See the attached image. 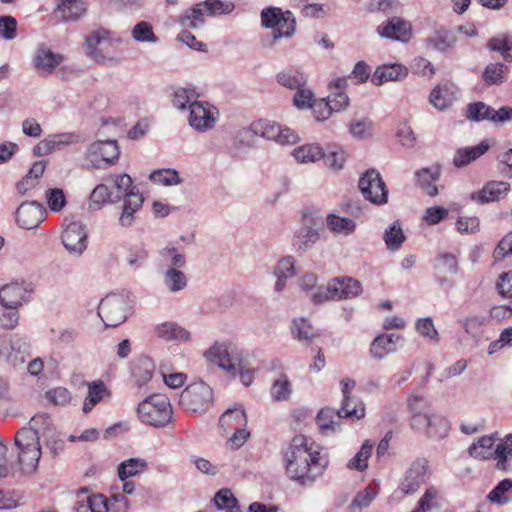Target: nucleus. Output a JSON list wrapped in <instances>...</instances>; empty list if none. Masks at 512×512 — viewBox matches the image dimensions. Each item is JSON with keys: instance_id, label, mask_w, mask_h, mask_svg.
<instances>
[{"instance_id": "nucleus-11", "label": "nucleus", "mask_w": 512, "mask_h": 512, "mask_svg": "<svg viewBox=\"0 0 512 512\" xmlns=\"http://www.w3.org/2000/svg\"><path fill=\"white\" fill-rule=\"evenodd\" d=\"M34 286L25 280H16L0 288V304L9 310H17L31 299Z\"/></svg>"}, {"instance_id": "nucleus-37", "label": "nucleus", "mask_w": 512, "mask_h": 512, "mask_svg": "<svg viewBox=\"0 0 512 512\" xmlns=\"http://www.w3.org/2000/svg\"><path fill=\"white\" fill-rule=\"evenodd\" d=\"M205 12L201 3L193 5L191 8L183 11L177 22L185 29H198L205 24Z\"/></svg>"}, {"instance_id": "nucleus-16", "label": "nucleus", "mask_w": 512, "mask_h": 512, "mask_svg": "<svg viewBox=\"0 0 512 512\" xmlns=\"http://www.w3.org/2000/svg\"><path fill=\"white\" fill-rule=\"evenodd\" d=\"M46 213L37 201L24 202L16 210V222L23 229H35L45 220Z\"/></svg>"}, {"instance_id": "nucleus-27", "label": "nucleus", "mask_w": 512, "mask_h": 512, "mask_svg": "<svg viewBox=\"0 0 512 512\" xmlns=\"http://www.w3.org/2000/svg\"><path fill=\"white\" fill-rule=\"evenodd\" d=\"M408 75L406 67L400 64H384L379 66L372 75L371 82L380 86L389 81H400Z\"/></svg>"}, {"instance_id": "nucleus-7", "label": "nucleus", "mask_w": 512, "mask_h": 512, "mask_svg": "<svg viewBox=\"0 0 512 512\" xmlns=\"http://www.w3.org/2000/svg\"><path fill=\"white\" fill-rule=\"evenodd\" d=\"M261 25L264 28L272 29V39L278 41L282 38H289L295 32L296 21L290 11H283L278 7H266L261 13Z\"/></svg>"}, {"instance_id": "nucleus-50", "label": "nucleus", "mask_w": 512, "mask_h": 512, "mask_svg": "<svg viewBox=\"0 0 512 512\" xmlns=\"http://www.w3.org/2000/svg\"><path fill=\"white\" fill-rule=\"evenodd\" d=\"M328 229L337 234L350 235L356 229L354 220L348 217H341L336 214H329L326 218Z\"/></svg>"}, {"instance_id": "nucleus-30", "label": "nucleus", "mask_w": 512, "mask_h": 512, "mask_svg": "<svg viewBox=\"0 0 512 512\" xmlns=\"http://www.w3.org/2000/svg\"><path fill=\"white\" fill-rule=\"evenodd\" d=\"M319 240L318 231L312 226L303 225L296 229L292 237V246L296 251L305 252Z\"/></svg>"}, {"instance_id": "nucleus-62", "label": "nucleus", "mask_w": 512, "mask_h": 512, "mask_svg": "<svg viewBox=\"0 0 512 512\" xmlns=\"http://www.w3.org/2000/svg\"><path fill=\"white\" fill-rule=\"evenodd\" d=\"M434 268L439 272L455 275L458 273V261L454 254L444 253L435 260Z\"/></svg>"}, {"instance_id": "nucleus-20", "label": "nucleus", "mask_w": 512, "mask_h": 512, "mask_svg": "<svg viewBox=\"0 0 512 512\" xmlns=\"http://www.w3.org/2000/svg\"><path fill=\"white\" fill-rule=\"evenodd\" d=\"M207 362L217 365L226 373H234V363L237 358H232L226 342H215L203 354Z\"/></svg>"}, {"instance_id": "nucleus-42", "label": "nucleus", "mask_w": 512, "mask_h": 512, "mask_svg": "<svg viewBox=\"0 0 512 512\" xmlns=\"http://www.w3.org/2000/svg\"><path fill=\"white\" fill-rule=\"evenodd\" d=\"M509 68L501 62L489 63L482 72V80L488 86L501 85L505 82Z\"/></svg>"}, {"instance_id": "nucleus-9", "label": "nucleus", "mask_w": 512, "mask_h": 512, "mask_svg": "<svg viewBox=\"0 0 512 512\" xmlns=\"http://www.w3.org/2000/svg\"><path fill=\"white\" fill-rule=\"evenodd\" d=\"M132 309L129 299L111 294L103 298L98 306V315L107 327H117L126 321Z\"/></svg>"}, {"instance_id": "nucleus-46", "label": "nucleus", "mask_w": 512, "mask_h": 512, "mask_svg": "<svg viewBox=\"0 0 512 512\" xmlns=\"http://www.w3.org/2000/svg\"><path fill=\"white\" fill-rule=\"evenodd\" d=\"M106 181L112 183L113 188L117 191L114 197L116 202L124 199L126 194L130 192H139L137 188L133 186L132 178L126 173L109 175Z\"/></svg>"}, {"instance_id": "nucleus-19", "label": "nucleus", "mask_w": 512, "mask_h": 512, "mask_svg": "<svg viewBox=\"0 0 512 512\" xmlns=\"http://www.w3.org/2000/svg\"><path fill=\"white\" fill-rule=\"evenodd\" d=\"M63 60L64 56L62 54L55 53L45 44H41L35 51L33 65L39 73L51 75Z\"/></svg>"}, {"instance_id": "nucleus-1", "label": "nucleus", "mask_w": 512, "mask_h": 512, "mask_svg": "<svg viewBox=\"0 0 512 512\" xmlns=\"http://www.w3.org/2000/svg\"><path fill=\"white\" fill-rule=\"evenodd\" d=\"M286 476L303 487H311L321 478L329 466L327 454L303 435L292 438L281 450Z\"/></svg>"}, {"instance_id": "nucleus-21", "label": "nucleus", "mask_w": 512, "mask_h": 512, "mask_svg": "<svg viewBox=\"0 0 512 512\" xmlns=\"http://www.w3.org/2000/svg\"><path fill=\"white\" fill-rule=\"evenodd\" d=\"M402 336L394 333H382L374 338L370 345V355L375 360H382L390 354L397 351V341L401 340Z\"/></svg>"}, {"instance_id": "nucleus-10", "label": "nucleus", "mask_w": 512, "mask_h": 512, "mask_svg": "<svg viewBox=\"0 0 512 512\" xmlns=\"http://www.w3.org/2000/svg\"><path fill=\"white\" fill-rule=\"evenodd\" d=\"M358 187L363 197L372 204L382 206L388 202V188L377 170L368 169L360 177Z\"/></svg>"}, {"instance_id": "nucleus-53", "label": "nucleus", "mask_w": 512, "mask_h": 512, "mask_svg": "<svg viewBox=\"0 0 512 512\" xmlns=\"http://www.w3.org/2000/svg\"><path fill=\"white\" fill-rule=\"evenodd\" d=\"M161 261L167 267L183 268L186 265L185 255L173 246L166 245L159 250Z\"/></svg>"}, {"instance_id": "nucleus-61", "label": "nucleus", "mask_w": 512, "mask_h": 512, "mask_svg": "<svg viewBox=\"0 0 512 512\" xmlns=\"http://www.w3.org/2000/svg\"><path fill=\"white\" fill-rule=\"evenodd\" d=\"M47 205L52 212H60L66 206V196L60 188H50L45 193Z\"/></svg>"}, {"instance_id": "nucleus-39", "label": "nucleus", "mask_w": 512, "mask_h": 512, "mask_svg": "<svg viewBox=\"0 0 512 512\" xmlns=\"http://www.w3.org/2000/svg\"><path fill=\"white\" fill-rule=\"evenodd\" d=\"M415 175L420 187L428 196L434 197L438 194V188L435 185L440 176L438 167L422 168Z\"/></svg>"}, {"instance_id": "nucleus-47", "label": "nucleus", "mask_w": 512, "mask_h": 512, "mask_svg": "<svg viewBox=\"0 0 512 512\" xmlns=\"http://www.w3.org/2000/svg\"><path fill=\"white\" fill-rule=\"evenodd\" d=\"M374 443L371 440H365L360 450L351 458L346 467L349 470H355L358 472H364L368 468V461L372 455Z\"/></svg>"}, {"instance_id": "nucleus-33", "label": "nucleus", "mask_w": 512, "mask_h": 512, "mask_svg": "<svg viewBox=\"0 0 512 512\" xmlns=\"http://www.w3.org/2000/svg\"><path fill=\"white\" fill-rule=\"evenodd\" d=\"M148 470V462L143 458H129L119 463L117 475L121 481L140 476Z\"/></svg>"}, {"instance_id": "nucleus-18", "label": "nucleus", "mask_w": 512, "mask_h": 512, "mask_svg": "<svg viewBox=\"0 0 512 512\" xmlns=\"http://www.w3.org/2000/svg\"><path fill=\"white\" fill-rule=\"evenodd\" d=\"M377 33L382 38L407 42L411 37V24L400 17H393L381 23Z\"/></svg>"}, {"instance_id": "nucleus-51", "label": "nucleus", "mask_w": 512, "mask_h": 512, "mask_svg": "<svg viewBox=\"0 0 512 512\" xmlns=\"http://www.w3.org/2000/svg\"><path fill=\"white\" fill-rule=\"evenodd\" d=\"M337 418L361 419L365 416V406L363 402L354 398L343 399L341 408L337 411Z\"/></svg>"}, {"instance_id": "nucleus-14", "label": "nucleus", "mask_w": 512, "mask_h": 512, "mask_svg": "<svg viewBox=\"0 0 512 512\" xmlns=\"http://www.w3.org/2000/svg\"><path fill=\"white\" fill-rule=\"evenodd\" d=\"M80 140L81 137L78 132L51 134L33 147V154L38 157L46 156L53 152L63 150L68 146L76 145Z\"/></svg>"}, {"instance_id": "nucleus-40", "label": "nucleus", "mask_w": 512, "mask_h": 512, "mask_svg": "<svg viewBox=\"0 0 512 512\" xmlns=\"http://www.w3.org/2000/svg\"><path fill=\"white\" fill-rule=\"evenodd\" d=\"M198 98L199 94L195 88L179 87L173 93L172 105L178 111H189Z\"/></svg>"}, {"instance_id": "nucleus-5", "label": "nucleus", "mask_w": 512, "mask_h": 512, "mask_svg": "<svg viewBox=\"0 0 512 512\" xmlns=\"http://www.w3.org/2000/svg\"><path fill=\"white\" fill-rule=\"evenodd\" d=\"M120 148L116 140H97L90 143L84 152L87 169H107L118 161Z\"/></svg>"}, {"instance_id": "nucleus-57", "label": "nucleus", "mask_w": 512, "mask_h": 512, "mask_svg": "<svg viewBox=\"0 0 512 512\" xmlns=\"http://www.w3.org/2000/svg\"><path fill=\"white\" fill-rule=\"evenodd\" d=\"M205 14L208 16H220V15H228L232 13L235 9V4L233 1H223V0H205L204 2H200Z\"/></svg>"}, {"instance_id": "nucleus-41", "label": "nucleus", "mask_w": 512, "mask_h": 512, "mask_svg": "<svg viewBox=\"0 0 512 512\" xmlns=\"http://www.w3.org/2000/svg\"><path fill=\"white\" fill-rule=\"evenodd\" d=\"M487 48L492 52H498L503 57L504 61L511 63L512 55V34L508 32H502L492 37L487 42Z\"/></svg>"}, {"instance_id": "nucleus-32", "label": "nucleus", "mask_w": 512, "mask_h": 512, "mask_svg": "<svg viewBox=\"0 0 512 512\" xmlns=\"http://www.w3.org/2000/svg\"><path fill=\"white\" fill-rule=\"evenodd\" d=\"M155 371L154 362L148 357L137 359L132 367V378L138 388H142L152 379Z\"/></svg>"}, {"instance_id": "nucleus-52", "label": "nucleus", "mask_w": 512, "mask_h": 512, "mask_svg": "<svg viewBox=\"0 0 512 512\" xmlns=\"http://www.w3.org/2000/svg\"><path fill=\"white\" fill-rule=\"evenodd\" d=\"M441 494L438 488L429 487L419 499L417 506L411 512H429L440 506Z\"/></svg>"}, {"instance_id": "nucleus-3", "label": "nucleus", "mask_w": 512, "mask_h": 512, "mask_svg": "<svg viewBox=\"0 0 512 512\" xmlns=\"http://www.w3.org/2000/svg\"><path fill=\"white\" fill-rule=\"evenodd\" d=\"M123 43L120 36L106 29H97L86 38L87 54L97 63L117 64L115 52Z\"/></svg>"}, {"instance_id": "nucleus-44", "label": "nucleus", "mask_w": 512, "mask_h": 512, "mask_svg": "<svg viewBox=\"0 0 512 512\" xmlns=\"http://www.w3.org/2000/svg\"><path fill=\"white\" fill-rule=\"evenodd\" d=\"M85 11L86 6L82 0H62L57 7V13L64 21L77 20Z\"/></svg>"}, {"instance_id": "nucleus-45", "label": "nucleus", "mask_w": 512, "mask_h": 512, "mask_svg": "<svg viewBox=\"0 0 512 512\" xmlns=\"http://www.w3.org/2000/svg\"><path fill=\"white\" fill-rule=\"evenodd\" d=\"M383 240L389 251H397L401 248L406 240V236L399 220L394 221L385 229Z\"/></svg>"}, {"instance_id": "nucleus-15", "label": "nucleus", "mask_w": 512, "mask_h": 512, "mask_svg": "<svg viewBox=\"0 0 512 512\" xmlns=\"http://www.w3.org/2000/svg\"><path fill=\"white\" fill-rule=\"evenodd\" d=\"M66 250L74 256H80L87 248V233L80 222L69 223L61 235Z\"/></svg>"}, {"instance_id": "nucleus-34", "label": "nucleus", "mask_w": 512, "mask_h": 512, "mask_svg": "<svg viewBox=\"0 0 512 512\" xmlns=\"http://www.w3.org/2000/svg\"><path fill=\"white\" fill-rule=\"evenodd\" d=\"M425 43L427 47L444 53L455 46L456 37L451 31L439 28L425 40Z\"/></svg>"}, {"instance_id": "nucleus-24", "label": "nucleus", "mask_w": 512, "mask_h": 512, "mask_svg": "<svg viewBox=\"0 0 512 512\" xmlns=\"http://www.w3.org/2000/svg\"><path fill=\"white\" fill-rule=\"evenodd\" d=\"M458 98V88L453 84L436 86L430 93L429 101L434 108L444 111Z\"/></svg>"}, {"instance_id": "nucleus-64", "label": "nucleus", "mask_w": 512, "mask_h": 512, "mask_svg": "<svg viewBox=\"0 0 512 512\" xmlns=\"http://www.w3.org/2000/svg\"><path fill=\"white\" fill-rule=\"evenodd\" d=\"M378 495V487L375 484L368 485L364 490L356 494L352 506L362 509L368 507Z\"/></svg>"}, {"instance_id": "nucleus-29", "label": "nucleus", "mask_w": 512, "mask_h": 512, "mask_svg": "<svg viewBox=\"0 0 512 512\" xmlns=\"http://www.w3.org/2000/svg\"><path fill=\"white\" fill-rule=\"evenodd\" d=\"M155 334L165 341L186 342L191 338L189 331L174 322H163L157 325Z\"/></svg>"}, {"instance_id": "nucleus-25", "label": "nucleus", "mask_w": 512, "mask_h": 512, "mask_svg": "<svg viewBox=\"0 0 512 512\" xmlns=\"http://www.w3.org/2000/svg\"><path fill=\"white\" fill-rule=\"evenodd\" d=\"M291 156L298 164H314L325 157V150L319 143H306L295 147Z\"/></svg>"}, {"instance_id": "nucleus-22", "label": "nucleus", "mask_w": 512, "mask_h": 512, "mask_svg": "<svg viewBox=\"0 0 512 512\" xmlns=\"http://www.w3.org/2000/svg\"><path fill=\"white\" fill-rule=\"evenodd\" d=\"M247 415L242 405L237 404L228 408L219 418V428L223 435L229 434L233 429L247 427Z\"/></svg>"}, {"instance_id": "nucleus-12", "label": "nucleus", "mask_w": 512, "mask_h": 512, "mask_svg": "<svg viewBox=\"0 0 512 512\" xmlns=\"http://www.w3.org/2000/svg\"><path fill=\"white\" fill-rule=\"evenodd\" d=\"M430 476L429 462L425 458L414 460L403 477L401 478L398 489L405 495H412L427 482Z\"/></svg>"}, {"instance_id": "nucleus-63", "label": "nucleus", "mask_w": 512, "mask_h": 512, "mask_svg": "<svg viewBox=\"0 0 512 512\" xmlns=\"http://www.w3.org/2000/svg\"><path fill=\"white\" fill-rule=\"evenodd\" d=\"M273 276H284L289 279L296 276V260L293 256L282 257L273 269Z\"/></svg>"}, {"instance_id": "nucleus-54", "label": "nucleus", "mask_w": 512, "mask_h": 512, "mask_svg": "<svg viewBox=\"0 0 512 512\" xmlns=\"http://www.w3.org/2000/svg\"><path fill=\"white\" fill-rule=\"evenodd\" d=\"M109 202H116L112 196V192L106 184H98L90 194L89 207L93 210H99Z\"/></svg>"}, {"instance_id": "nucleus-60", "label": "nucleus", "mask_w": 512, "mask_h": 512, "mask_svg": "<svg viewBox=\"0 0 512 512\" xmlns=\"http://www.w3.org/2000/svg\"><path fill=\"white\" fill-rule=\"evenodd\" d=\"M449 422L446 418L441 415L431 414L429 427L427 428V434L431 438L441 439L448 435Z\"/></svg>"}, {"instance_id": "nucleus-4", "label": "nucleus", "mask_w": 512, "mask_h": 512, "mask_svg": "<svg viewBox=\"0 0 512 512\" xmlns=\"http://www.w3.org/2000/svg\"><path fill=\"white\" fill-rule=\"evenodd\" d=\"M243 133H252L281 146H292L301 140L294 129L268 119H258L252 122L248 130L243 131Z\"/></svg>"}, {"instance_id": "nucleus-35", "label": "nucleus", "mask_w": 512, "mask_h": 512, "mask_svg": "<svg viewBox=\"0 0 512 512\" xmlns=\"http://www.w3.org/2000/svg\"><path fill=\"white\" fill-rule=\"evenodd\" d=\"M181 268L167 267L162 274V282L171 293H178L188 285V278Z\"/></svg>"}, {"instance_id": "nucleus-43", "label": "nucleus", "mask_w": 512, "mask_h": 512, "mask_svg": "<svg viewBox=\"0 0 512 512\" xmlns=\"http://www.w3.org/2000/svg\"><path fill=\"white\" fill-rule=\"evenodd\" d=\"M487 500L499 506L507 505L512 501V480H501L488 494Z\"/></svg>"}, {"instance_id": "nucleus-23", "label": "nucleus", "mask_w": 512, "mask_h": 512, "mask_svg": "<svg viewBox=\"0 0 512 512\" xmlns=\"http://www.w3.org/2000/svg\"><path fill=\"white\" fill-rule=\"evenodd\" d=\"M144 203L143 195L139 192H130L123 199L122 211L119 216V225L121 227H130L136 219V213L142 208Z\"/></svg>"}, {"instance_id": "nucleus-56", "label": "nucleus", "mask_w": 512, "mask_h": 512, "mask_svg": "<svg viewBox=\"0 0 512 512\" xmlns=\"http://www.w3.org/2000/svg\"><path fill=\"white\" fill-rule=\"evenodd\" d=\"M291 331L295 339L306 344L310 343L315 336L314 328L306 318H295Z\"/></svg>"}, {"instance_id": "nucleus-38", "label": "nucleus", "mask_w": 512, "mask_h": 512, "mask_svg": "<svg viewBox=\"0 0 512 512\" xmlns=\"http://www.w3.org/2000/svg\"><path fill=\"white\" fill-rule=\"evenodd\" d=\"M495 438L493 435H485L474 441L468 449L471 457L478 460L493 458Z\"/></svg>"}, {"instance_id": "nucleus-8", "label": "nucleus", "mask_w": 512, "mask_h": 512, "mask_svg": "<svg viewBox=\"0 0 512 512\" xmlns=\"http://www.w3.org/2000/svg\"><path fill=\"white\" fill-rule=\"evenodd\" d=\"M213 402V390L203 381L188 385L180 394L179 404L187 412L204 413Z\"/></svg>"}, {"instance_id": "nucleus-6", "label": "nucleus", "mask_w": 512, "mask_h": 512, "mask_svg": "<svg viewBox=\"0 0 512 512\" xmlns=\"http://www.w3.org/2000/svg\"><path fill=\"white\" fill-rule=\"evenodd\" d=\"M137 415L145 424L162 427L171 420L172 408L167 397L152 395L138 405Z\"/></svg>"}, {"instance_id": "nucleus-59", "label": "nucleus", "mask_w": 512, "mask_h": 512, "mask_svg": "<svg viewBox=\"0 0 512 512\" xmlns=\"http://www.w3.org/2000/svg\"><path fill=\"white\" fill-rule=\"evenodd\" d=\"M150 180L158 185L174 186L181 183L179 173L174 169H160L150 174Z\"/></svg>"}, {"instance_id": "nucleus-28", "label": "nucleus", "mask_w": 512, "mask_h": 512, "mask_svg": "<svg viewBox=\"0 0 512 512\" xmlns=\"http://www.w3.org/2000/svg\"><path fill=\"white\" fill-rule=\"evenodd\" d=\"M495 468L499 471L512 470V434H508L494 449Z\"/></svg>"}, {"instance_id": "nucleus-36", "label": "nucleus", "mask_w": 512, "mask_h": 512, "mask_svg": "<svg viewBox=\"0 0 512 512\" xmlns=\"http://www.w3.org/2000/svg\"><path fill=\"white\" fill-rule=\"evenodd\" d=\"M87 387L88 393L82 407L84 413H89L98 403L110 395L108 388L100 380L89 382Z\"/></svg>"}, {"instance_id": "nucleus-48", "label": "nucleus", "mask_w": 512, "mask_h": 512, "mask_svg": "<svg viewBox=\"0 0 512 512\" xmlns=\"http://www.w3.org/2000/svg\"><path fill=\"white\" fill-rule=\"evenodd\" d=\"M277 82L288 89L296 90L301 85H306L307 76L298 69H286L277 74Z\"/></svg>"}, {"instance_id": "nucleus-2", "label": "nucleus", "mask_w": 512, "mask_h": 512, "mask_svg": "<svg viewBox=\"0 0 512 512\" xmlns=\"http://www.w3.org/2000/svg\"><path fill=\"white\" fill-rule=\"evenodd\" d=\"M39 420L46 422L48 416L42 414L33 417L31 419L32 427L22 428L15 435L18 464L23 475H32L36 471L41 457L39 430L37 429Z\"/></svg>"}, {"instance_id": "nucleus-26", "label": "nucleus", "mask_w": 512, "mask_h": 512, "mask_svg": "<svg viewBox=\"0 0 512 512\" xmlns=\"http://www.w3.org/2000/svg\"><path fill=\"white\" fill-rule=\"evenodd\" d=\"M329 282L336 300L355 298L362 292L361 283L350 277L334 278Z\"/></svg>"}, {"instance_id": "nucleus-49", "label": "nucleus", "mask_w": 512, "mask_h": 512, "mask_svg": "<svg viewBox=\"0 0 512 512\" xmlns=\"http://www.w3.org/2000/svg\"><path fill=\"white\" fill-rule=\"evenodd\" d=\"M292 391L293 387L288 376L282 373L273 381L270 388V396L276 402L287 401Z\"/></svg>"}, {"instance_id": "nucleus-13", "label": "nucleus", "mask_w": 512, "mask_h": 512, "mask_svg": "<svg viewBox=\"0 0 512 512\" xmlns=\"http://www.w3.org/2000/svg\"><path fill=\"white\" fill-rule=\"evenodd\" d=\"M188 112V123L197 132H206L215 127L218 111L208 102L198 100Z\"/></svg>"}, {"instance_id": "nucleus-17", "label": "nucleus", "mask_w": 512, "mask_h": 512, "mask_svg": "<svg viewBox=\"0 0 512 512\" xmlns=\"http://www.w3.org/2000/svg\"><path fill=\"white\" fill-rule=\"evenodd\" d=\"M510 191V183L506 181H489L482 189L472 192L470 200L477 204H487L504 199Z\"/></svg>"}, {"instance_id": "nucleus-55", "label": "nucleus", "mask_w": 512, "mask_h": 512, "mask_svg": "<svg viewBox=\"0 0 512 512\" xmlns=\"http://www.w3.org/2000/svg\"><path fill=\"white\" fill-rule=\"evenodd\" d=\"M37 429L39 430V438L41 436L45 437L46 444L52 453L56 454L62 450L63 442L59 439L55 429L49 426V419L46 422L39 420Z\"/></svg>"}, {"instance_id": "nucleus-58", "label": "nucleus", "mask_w": 512, "mask_h": 512, "mask_svg": "<svg viewBox=\"0 0 512 512\" xmlns=\"http://www.w3.org/2000/svg\"><path fill=\"white\" fill-rule=\"evenodd\" d=\"M492 112L493 107L478 101L467 106L466 118L474 122L491 121Z\"/></svg>"}, {"instance_id": "nucleus-31", "label": "nucleus", "mask_w": 512, "mask_h": 512, "mask_svg": "<svg viewBox=\"0 0 512 512\" xmlns=\"http://www.w3.org/2000/svg\"><path fill=\"white\" fill-rule=\"evenodd\" d=\"M489 149L487 141H482L473 147H463L458 149L453 157V164L457 168H462L484 155Z\"/></svg>"}]
</instances>
